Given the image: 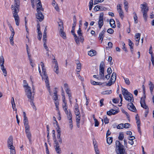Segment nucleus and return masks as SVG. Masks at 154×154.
I'll return each mask as SVG.
<instances>
[{"mask_svg":"<svg viewBox=\"0 0 154 154\" xmlns=\"http://www.w3.org/2000/svg\"><path fill=\"white\" fill-rule=\"evenodd\" d=\"M105 64L103 61H102L100 63L99 68V75L100 76V79H103L104 77V72Z\"/></svg>","mask_w":154,"mask_h":154,"instance_id":"423d86ee","label":"nucleus"},{"mask_svg":"<svg viewBox=\"0 0 154 154\" xmlns=\"http://www.w3.org/2000/svg\"><path fill=\"white\" fill-rule=\"evenodd\" d=\"M118 11L119 13V15L120 17L122 19L124 17V15L123 14L124 13H123L122 10H119V11Z\"/></svg>","mask_w":154,"mask_h":154,"instance_id":"ea45409f","label":"nucleus"},{"mask_svg":"<svg viewBox=\"0 0 154 154\" xmlns=\"http://www.w3.org/2000/svg\"><path fill=\"white\" fill-rule=\"evenodd\" d=\"M149 85L151 92V93H152V92L153 91V90L154 88V85L151 82H149Z\"/></svg>","mask_w":154,"mask_h":154,"instance_id":"473e14b6","label":"nucleus"},{"mask_svg":"<svg viewBox=\"0 0 154 154\" xmlns=\"http://www.w3.org/2000/svg\"><path fill=\"white\" fill-rule=\"evenodd\" d=\"M106 141L107 143L109 144H110L112 141V137H106Z\"/></svg>","mask_w":154,"mask_h":154,"instance_id":"e433bc0d","label":"nucleus"},{"mask_svg":"<svg viewBox=\"0 0 154 154\" xmlns=\"http://www.w3.org/2000/svg\"><path fill=\"white\" fill-rule=\"evenodd\" d=\"M77 33L79 36V37H78L79 38V41L82 43H83L84 41V39L82 36V30L81 28H79V29L77 31Z\"/></svg>","mask_w":154,"mask_h":154,"instance_id":"2eb2a0df","label":"nucleus"},{"mask_svg":"<svg viewBox=\"0 0 154 154\" xmlns=\"http://www.w3.org/2000/svg\"><path fill=\"white\" fill-rule=\"evenodd\" d=\"M128 45L130 46V49L131 50V52L132 54H133V46L134 44L132 42L130 39H129L128 40Z\"/></svg>","mask_w":154,"mask_h":154,"instance_id":"aec40b11","label":"nucleus"},{"mask_svg":"<svg viewBox=\"0 0 154 154\" xmlns=\"http://www.w3.org/2000/svg\"><path fill=\"white\" fill-rule=\"evenodd\" d=\"M74 112L75 115L76 116H78L80 114V112L79 110L78 109V105L77 104H76L75 106V108L74 110Z\"/></svg>","mask_w":154,"mask_h":154,"instance_id":"cd10ccee","label":"nucleus"},{"mask_svg":"<svg viewBox=\"0 0 154 154\" xmlns=\"http://www.w3.org/2000/svg\"><path fill=\"white\" fill-rule=\"evenodd\" d=\"M62 106L63 110H66V109H67L68 106L66 102H63Z\"/></svg>","mask_w":154,"mask_h":154,"instance_id":"de8ad7c7","label":"nucleus"},{"mask_svg":"<svg viewBox=\"0 0 154 154\" xmlns=\"http://www.w3.org/2000/svg\"><path fill=\"white\" fill-rule=\"evenodd\" d=\"M96 51L94 50H91L88 52V54L91 56H93L96 55Z\"/></svg>","mask_w":154,"mask_h":154,"instance_id":"7c9ffc66","label":"nucleus"},{"mask_svg":"<svg viewBox=\"0 0 154 154\" xmlns=\"http://www.w3.org/2000/svg\"><path fill=\"white\" fill-rule=\"evenodd\" d=\"M56 88L54 89L55 90L54 93V95L53 97V99L54 101L58 100V97L57 94V91L56 90Z\"/></svg>","mask_w":154,"mask_h":154,"instance_id":"c756f323","label":"nucleus"},{"mask_svg":"<svg viewBox=\"0 0 154 154\" xmlns=\"http://www.w3.org/2000/svg\"><path fill=\"white\" fill-rule=\"evenodd\" d=\"M69 128H70V130H72L73 128V125H72V120H69Z\"/></svg>","mask_w":154,"mask_h":154,"instance_id":"49530a36","label":"nucleus"},{"mask_svg":"<svg viewBox=\"0 0 154 154\" xmlns=\"http://www.w3.org/2000/svg\"><path fill=\"white\" fill-rule=\"evenodd\" d=\"M43 75L42 76V77L43 79L45 80V82L46 83V86L48 88V89L50 93V94L51 95V92L50 88L49 86V81L48 80V78L47 75L46 74V72L45 73V74H43Z\"/></svg>","mask_w":154,"mask_h":154,"instance_id":"20e7f679","label":"nucleus"},{"mask_svg":"<svg viewBox=\"0 0 154 154\" xmlns=\"http://www.w3.org/2000/svg\"><path fill=\"white\" fill-rule=\"evenodd\" d=\"M130 126V124L128 123H126L124 124V128H129Z\"/></svg>","mask_w":154,"mask_h":154,"instance_id":"774afa93","label":"nucleus"},{"mask_svg":"<svg viewBox=\"0 0 154 154\" xmlns=\"http://www.w3.org/2000/svg\"><path fill=\"white\" fill-rule=\"evenodd\" d=\"M106 31V29H104L99 34V38L100 40H101V42H102L104 37V34Z\"/></svg>","mask_w":154,"mask_h":154,"instance_id":"a211bd4d","label":"nucleus"},{"mask_svg":"<svg viewBox=\"0 0 154 154\" xmlns=\"http://www.w3.org/2000/svg\"><path fill=\"white\" fill-rule=\"evenodd\" d=\"M94 147L96 154H99V151L97 147V146H95V145H94Z\"/></svg>","mask_w":154,"mask_h":154,"instance_id":"0e129e2a","label":"nucleus"},{"mask_svg":"<svg viewBox=\"0 0 154 154\" xmlns=\"http://www.w3.org/2000/svg\"><path fill=\"white\" fill-rule=\"evenodd\" d=\"M146 97V95H144V97H143L141 98L140 100V103L142 107L145 109L146 111L149 110V108L147 106L145 102V99Z\"/></svg>","mask_w":154,"mask_h":154,"instance_id":"6e6552de","label":"nucleus"},{"mask_svg":"<svg viewBox=\"0 0 154 154\" xmlns=\"http://www.w3.org/2000/svg\"><path fill=\"white\" fill-rule=\"evenodd\" d=\"M15 21L16 23V24L17 26H19L20 23V18L19 16L14 17Z\"/></svg>","mask_w":154,"mask_h":154,"instance_id":"bb28decb","label":"nucleus"},{"mask_svg":"<svg viewBox=\"0 0 154 154\" xmlns=\"http://www.w3.org/2000/svg\"><path fill=\"white\" fill-rule=\"evenodd\" d=\"M94 122H95V125L94 126L95 127L98 126L99 123L97 120V119H94Z\"/></svg>","mask_w":154,"mask_h":154,"instance_id":"338daca9","label":"nucleus"},{"mask_svg":"<svg viewBox=\"0 0 154 154\" xmlns=\"http://www.w3.org/2000/svg\"><path fill=\"white\" fill-rule=\"evenodd\" d=\"M40 8H37V14H36V17L37 19H38L40 21H42L44 18V15L42 12H40Z\"/></svg>","mask_w":154,"mask_h":154,"instance_id":"1a4fd4ad","label":"nucleus"},{"mask_svg":"<svg viewBox=\"0 0 154 154\" xmlns=\"http://www.w3.org/2000/svg\"><path fill=\"white\" fill-rule=\"evenodd\" d=\"M124 128V124L121 123L119 124L117 127V128L118 129H121Z\"/></svg>","mask_w":154,"mask_h":154,"instance_id":"09e8293b","label":"nucleus"},{"mask_svg":"<svg viewBox=\"0 0 154 154\" xmlns=\"http://www.w3.org/2000/svg\"><path fill=\"white\" fill-rule=\"evenodd\" d=\"M26 137L28 138L30 142H31L32 138V134L30 131L25 132Z\"/></svg>","mask_w":154,"mask_h":154,"instance_id":"4be33fe9","label":"nucleus"},{"mask_svg":"<svg viewBox=\"0 0 154 154\" xmlns=\"http://www.w3.org/2000/svg\"><path fill=\"white\" fill-rule=\"evenodd\" d=\"M107 32L108 33L110 34H112L113 33L114 30L112 29L111 28H109L107 30Z\"/></svg>","mask_w":154,"mask_h":154,"instance_id":"e2e57ef3","label":"nucleus"},{"mask_svg":"<svg viewBox=\"0 0 154 154\" xmlns=\"http://www.w3.org/2000/svg\"><path fill=\"white\" fill-rule=\"evenodd\" d=\"M64 87L65 88L66 92V94L68 95V96H71L70 91L68 88V85L67 84H64Z\"/></svg>","mask_w":154,"mask_h":154,"instance_id":"412c9836","label":"nucleus"},{"mask_svg":"<svg viewBox=\"0 0 154 154\" xmlns=\"http://www.w3.org/2000/svg\"><path fill=\"white\" fill-rule=\"evenodd\" d=\"M11 102L13 110L14 111H17V109L16 108V104L15 103L13 97H12L11 98Z\"/></svg>","mask_w":154,"mask_h":154,"instance_id":"a878e982","label":"nucleus"},{"mask_svg":"<svg viewBox=\"0 0 154 154\" xmlns=\"http://www.w3.org/2000/svg\"><path fill=\"white\" fill-rule=\"evenodd\" d=\"M25 91L26 94L28 98V100H34V94H32L30 87H28L27 88L25 89Z\"/></svg>","mask_w":154,"mask_h":154,"instance_id":"39448f33","label":"nucleus"},{"mask_svg":"<svg viewBox=\"0 0 154 154\" xmlns=\"http://www.w3.org/2000/svg\"><path fill=\"white\" fill-rule=\"evenodd\" d=\"M101 7L99 5H97L94 7V10L95 11H98L99 10H100Z\"/></svg>","mask_w":154,"mask_h":154,"instance_id":"864d4df0","label":"nucleus"},{"mask_svg":"<svg viewBox=\"0 0 154 154\" xmlns=\"http://www.w3.org/2000/svg\"><path fill=\"white\" fill-rule=\"evenodd\" d=\"M54 146L56 152L60 154L61 153V150L60 148V144L57 141H54Z\"/></svg>","mask_w":154,"mask_h":154,"instance_id":"4468645a","label":"nucleus"},{"mask_svg":"<svg viewBox=\"0 0 154 154\" xmlns=\"http://www.w3.org/2000/svg\"><path fill=\"white\" fill-rule=\"evenodd\" d=\"M57 127L56 128V129L57 133V134H61V131H60V128L59 126V125H57Z\"/></svg>","mask_w":154,"mask_h":154,"instance_id":"13d9d810","label":"nucleus"},{"mask_svg":"<svg viewBox=\"0 0 154 154\" xmlns=\"http://www.w3.org/2000/svg\"><path fill=\"white\" fill-rule=\"evenodd\" d=\"M39 2L37 3V6L38 7L37 8H40V11L42 10V6L40 0H38Z\"/></svg>","mask_w":154,"mask_h":154,"instance_id":"3c124183","label":"nucleus"},{"mask_svg":"<svg viewBox=\"0 0 154 154\" xmlns=\"http://www.w3.org/2000/svg\"><path fill=\"white\" fill-rule=\"evenodd\" d=\"M93 5V0H91L90 1L89 3V10H91Z\"/></svg>","mask_w":154,"mask_h":154,"instance_id":"c03bdc74","label":"nucleus"},{"mask_svg":"<svg viewBox=\"0 0 154 154\" xmlns=\"http://www.w3.org/2000/svg\"><path fill=\"white\" fill-rule=\"evenodd\" d=\"M110 24L112 28H115L116 27V25L115 24V21L113 19H111L110 21Z\"/></svg>","mask_w":154,"mask_h":154,"instance_id":"2f4dec72","label":"nucleus"},{"mask_svg":"<svg viewBox=\"0 0 154 154\" xmlns=\"http://www.w3.org/2000/svg\"><path fill=\"white\" fill-rule=\"evenodd\" d=\"M13 140L12 136H10L8 138V148L11 150L15 149V147L13 146Z\"/></svg>","mask_w":154,"mask_h":154,"instance_id":"0eeeda50","label":"nucleus"},{"mask_svg":"<svg viewBox=\"0 0 154 154\" xmlns=\"http://www.w3.org/2000/svg\"><path fill=\"white\" fill-rule=\"evenodd\" d=\"M5 60L3 56H1L0 57V66L2 70L3 75L4 76H6L7 75V72L6 69L5 68L4 66Z\"/></svg>","mask_w":154,"mask_h":154,"instance_id":"7ed1b4c3","label":"nucleus"},{"mask_svg":"<svg viewBox=\"0 0 154 154\" xmlns=\"http://www.w3.org/2000/svg\"><path fill=\"white\" fill-rule=\"evenodd\" d=\"M58 25L60 26L59 29H61L62 27L63 29V24L62 22L60 21V22L59 23Z\"/></svg>","mask_w":154,"mask_h":154,"instance_id":"69168bd1","label":"nucleus"},{"mask_svg":"<svg viewBox=\"0 0 154 154\" xmlns=\"http://www.w3.org/2000/svg\"><path fill=\"white\" fill-rule=\"evenodd\" d=\"M81 68V63L79 64H77V69H78L77 72H79Z\"/></svg>","mask_w":154,"mask_h":154,"instance_id":"680f3d73","label":"nucleus"},{"mask_svg":"<svg viewBox=\"0 0 154 154\" xmlns=\"http://www.w3.org/2000/svg\"><path fill=\"white\" fill-rule=\"evenodd\" d=\"M116 78V75L115 72H113L111 77L110 80L112 81L113 83H114Z\"/></svg>","mask_w":154,"mask_h":154,"instance_id":"393cba45","label":"nucleus"},{"mask_svg":"<svg viewBox=\"0 0 154 154\" xmlns=\"http://www.w3.org/2000/svg\"><path fill=\"white\" fill-rule=\"evenodd\" d=\"M114 83H113L112 81H111V80H110L107 83L106 82H105V84H106L105 85L108 86H110Z\"/></svg>","mask_w":154,"mask_h":154,"instance_id":"8fccbe9b","label":"nucleus"},{"mask_svg":"<svg viewBox=\"0 0 154 154\" xmlns=\"http://www.w3.org/2000/svg\"><path fill=\"white\" fill-rule=\"evenodd\" d=\"M140 34L139 33H137L135 36V40L136 42H139L140 39Z\"/></svg>","mask_w":154,"mask_h":154,"instance_id":"4c0bfd02","label":"nucleus"},{"mask_svg":"<svg viewBox=\"0 0 154 154\" xmlns=\"http://www.w3.org/2000/svg\"><path fill=\"white\" fill-rule=\"evenodd\" d=\"M24 85H23V87L25 88V89H26L28 87H30L28 85V84L27 83V82L26 80H24L23 81Z\"/></svg>","mask_w":154,"mask_h":154,"instance_id":"a19ab883","label":"nucleus"},{"mask_svg":"<svg viewBox=\"0 0 154 154\" xmlns=\"http://www.w3.org/2000/svg\"><path fill=\"white\" fill-rule=\"evenodd\" d=\"M54 141H57L58 142V143L59 144H61L62 143V140L61 139V138H60L59 139H57V140L56 139L55 137L54 138Z\"/></svg>","mask_w":154,"mask_h":154,"instance_id":"052dcab7","label":"nucleus"},{"mask_svg":"<svg viewBox=\"0 0 154 154\" xmlns=\"http://www.w3.org/2000/svg\"><path fill=\"white\" fill-rule=\"evenodd\" d=\"M133 14H134V20L135 23H137V16L136 13L135 12H134Z\"/></svg>","mask_w":154,"mask_h":154,"instance_id":"a18cd8bd","label":"nucleus"},{"mask_svg":"<svg viewBox=\"0 0 154 154\" xmlns=\"http://www.w3.org/2000/svg\"><path fill=\"white\" fill-rule=\"evenodd\" d=\"M104 123L105 124H108L109 123V120L106 116H104Z\"/></svg>","mask_w":154,"mask_h":154,"instance_id":"6e6d98bb","label":"nucleus"},{"mask_svg":"<svg viewBox=\"0 0 154 154\" xmlns=\"http://www.w3.org/2000/svg\"><path fill=\"white\" fill-rule=\"evenodd\" d=\"M41 66L42 68V73L45 74V73L46 72V69L45 67L44 64L42 62L41 63Z\"/></svg>","mask_w":154,"mask_h":154,"instance_id":"f704fd0d","label":"nucleus"},{"mask_svg":"<svg viewBox=\"0 0 154 154\" xmlns=\"http://www.w3.org/2000/svg\"><path fill=\"white\" fill-rule=\"evenodd\" d=\"M103 14L101 13L100 14L98 22V25L100 29L103 25Z\"/></svg>","mask_w":154,"mask_h":154,"instance_id":"9d476101","label":"nucleus"},{"mask_svg":"<svg viewBox=\"0 0 154 154\" xmlns=\"http://www.w3.org/2000/svg\"><path fill=\"white\" fill-rule=\"evenodd\" d=\"M75 27L74 26H72V29L71 31V32L73 34L74 37V39L76 43V44L79 45L80 44L79 43V38L77 37L76 35L75 34Z\"/></svg>","mask_w":154,"mask_h":154,"instance_id":"f8f14e48","label":"nucleus"},{"mask_svg":"<svg viewBox=\"0 0 154 154\" xmlns=\"http://www.w3.org/2000/svg\"><path fill=\"white\" fill-rule=\"evenodd\" d=\"M23 118H24V119H23L24 125L29 124L28 119L27 117H26V113L24 112H23Z\"/></svg>","mask_w":154,"mask_h":154,"instance_id":"b1692460","label":"nucleus"},{"mask_svg":"<svg viewBox=\"0 0 154 154\" xmlns=\"http://www.w3.org/2000/svg\"><path fill=\"white\" fill-rule=\"evenodd\" d=\"M20 3H14V5H11V9L13 17L18 16V13L19 11V8Z\"/></svg>","mask_w":154,"mask_h":154,"instance_id":"f03ea898","label":"nucleus"},{"mask_svg":"<svg viewBox=\"0 0 154 154\" xmlns=\"http://www.w3.org/2000/svg\"><path fill=\"white\" fill-rule=\"evenodd\" d=\"M141 11L143 12H147L149 11V8L147 6V4L145 3V4L141 5Z\"/></svg>","mask_w":154,"mask_h":154,"instance_id":"dca6fc26","label":"nucleus"},{"mask_svg":"<svg viewBox=\"0 0 154 154\" xmlns=\"http://www.w3.org/2000/svg\"><path fill=\"white\" fill-rule=\"evenodd\" d=\"M66 115L67 119L69 120H72V116L71 112L70 113H69L68 114H67Z\"/></svg>","mask_w":154,"mask_h":154,"instance_id":"603ef678","label":"nucleus"},{"mask_svg":"<svg viewBox=\"0 0 154 154\" xmlns=\"http://www.w3.org/2000/svg\"><path fill=\"white\" fill-rule=\"evenodd\" d=\"M124 138L123 134L122 133H121L119 134V137H118L119 139V140H122Z\"/></svg>","mask_w":154,"mask_h":154,"instance_id":"5fc2aeb1","label":"nucleus"},{"mask_svg":"<svg viewBox=\"0 0 154 154\" xmlns=\"http://www.w3.org/2000/svg\"><path fill=\"white\" fill-rule=\"evenodd\" d=\"M116 145L115 150L117 154H127L124 146L119 141H116Z\"/></svg>","mask_w":154,"mask_h":154,"instance_id":"f257e3e1","label":"nucleus"},{"mask_svg":"<svg viewBox=\"0 0 154 154\" xmlns=\"http://www.w3.org/2000/svg\"><path fill=\"white\" fill-rule=\"evenodd\" d=\"M118 112L117 111H115L113 109H111L109 111L107 112V114L109 116H110L112 115H115Z\"/></svg>","mask_w":154,"mask_h":154,"instance_id":"5701e85b","label":"nucleus"},{"mask_svg":"<svg viewBox=\"0 0 154 154\" xmlns=\"http://www.w3.org/2000/svg\"><path fill=\"white\" fill-rule=\"evenodd\" d=\"M122 94L124 97L126 94H128V93H130L128 91L127 89L123 88H122Z\"/></svg>","mask_w":154,"mask_h":154,"instance_id":"72a5a7b5","label":"nucleus"},{"mask_svg":"<svg viewBox=\"0 0 154 154\" xmlns=\"http://www.w3.org/2000/svg\"><path fill=\"white\" fill-rule=\"evenodd\" d=\"M25 128V132L30 131V126L29 124L24 125Z\"/></svg>","mask_w":154,"mask_h":154,"instance_id":"58836bf2","label":"nucleus"},{"mask_svg":"<svg viewBox=\"0 0 154 154\" xmlns=\"http://www.w3.org/2000/svg\"><path fill=\"white\" fill-rule=\"evenodd\" d=\"M59 34L64 39H66V37L65 33L63 31V29L62 27L61 29H59Z\"/></svg>","mask_w":154,"mask_h":154,"instance_id":"6ab92c4d","label":"nucleus"},{"mask_svg":"<svg viewBox=\"0 0 154 154\" xmlns=\"http://www.w3.org/2000/svg\"><path fill=\"white\" fill-rule=\"evenodd\" d=\"M112 93V91L111 90H107L103 92V94H110Z\"/></svg>","mask_w":154,"mask_h":154,"instance_id":"37998d69","label":"nucleus"},{"mask_svg":"<svg viewBox=\"0 0 154 154\" xmlns=\"http://www.w3.org/2000/svg\"><path fill=\"white\" fill-rule=\"evenodd\" d=\"M54 62L55 63V66L54 67V71L57 74H58L59 73V68L58 63L55 59H54Z\"/></svg>","mask_w":154,"mask_h":154,"instance_id":"f3484780","label":"nucleus"},{"mask_svg":"<svg viewBox=\"0 0 154 154\" xmlns=\"http://www.w3.org/2000/svg\"><path fill=\"white\" fill-rule=\"evenodd\" d=\"M127 107L129 110L132 112H135L137 111L133 102L128 103V104L127 105Z\"/></svg>","mask_w":154,"mask_h":154,"instance_id":"ddd939ff","label":"nucleus"},{"mask_svg":"<svg viewBox=\"0 0 154 154\" xmlns=\"http://www.w3.org/2000/svg\"><path fill=\"white\" fill-rule=\"evenodd\" d=\"M124 98L126 100L128 101L129 103L133 102L134 98L132 94L131 93L125 95Z\"/></svg>","mask_w":154,"mask_h":154,"instance_id":"9b49d317","label":"nucleus"},{"mask_svg":"<svg viewBox=\"0 0 154 154\" xmlns=\"http://www.w3.org/2000/svg\"><path fill=\"white\" fill-rule=\"evenodd\" d=\"M76 120L77 126L78 128H79L80 126L79 123L80 120V116H79V115L77 116H76Z\"/></svg>","mask_w":154,"mask_h":154,"instance_id":"c85d7f7f","label":"nucleus"},{"mask_svg":"<svg viewBox=\"0 0 154 154\" xmlns=\"http://www.w3.org/2000/svg\"><path fill=\"white\" fill-rule=\"evenodd\" d=\"M73 26H74L75 27L76 25V23L77 20H76V16L75 15H74L73 16Z\"/></svg>","mask_w":154,"mask_h":154,"instance_id":"bf43d9fd","label":"nucleus"},{"mask_svg":"<svg viewBox=\"0 0 154 154\" xmlns=\"http://www.w3.org/2000/svg\"><path fill=\"white\" fill-rule=\"evenodd\" d=\"M123 78L125 80V82L126 84L128 85H129L130 84V82L129 79L128 78H125L124 77H123Z\"/></svg>","mask_w":154,"mask_h":154,"instance_id":"79ce46f5","label":"nucleus"},{"mask_svg":"<svg viewBox=\"0 0 154 154\" xmlns=\"http://www.w3.org/2000/svg\"><path fill=\"white\" fill-rule=\"evenodd\" d=\"M52 5L54 7V8L57 11H58L59 10V8L58 7L57 4L54 1V2L52 3Z\"/></svg>","mask_w":154,"mask_h":154,"instance_id":"c9c22d12","label":"nucleus"},{"mask_svg":"<svg viewBox=\"0 0 154 154\" xmlns=\"http://www.w3.org/2000/svg\"><path fill=\"white\" fill-rule=\"evenodd\" d=\"M147 12L143 13V16L145 21H147Z\"/></svg>","mask_w":154,"mask_h":154,"instance_id":"4d7b16f0","label":"nucleus"}]
</instances>
